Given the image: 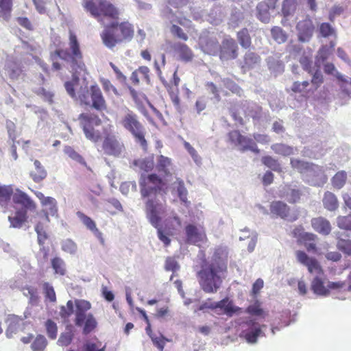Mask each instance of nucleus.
Here are the masks:
<instances>
[{"mask_svg":"<svg viewBox=\"0 0 351 351\" xmlns=\"http://www.w3.org/2000/svg\"><path fill=\"white\" fill-rule=\"evenodd\" d=\"M69 50L56 49L54 54L51 55V59L53 61V67L56 70L60 69V65L55 60L60 58L71 64V68L73 71L72 80L64 82V88H88L86 84V71L85 65L82 61V56L80 49V45L76 36L70 32L69 35Z\"/></svg>","mask_w":351,"mask_h":351,"instance_id":"nucleus-1","label":"nucleus"},{"mask_svg":"<svg viewBox=\"0 0 351 351\" xmlns=\"http://www.w3.org/2000/svg\"><path fill=\"white\" fill-rule=\"evenodd\" d=\"M227 271L226 264L220 259L213 260L208 267L198 273L199 283L202 289L207 293H216L221 286V273Z\"/></svg>","mask_w":351,"mask_h":351,"instance_id":"nucleus-2","label":"nucleus"},{"mask_svg":"<svg viewBox=\"0 0 351 351\" xmlns=\"http://www.w3.org/2000/svg\"><path fill=\"white\" fill-rule=\"evenodd\" d=\"M165 207L159 203L156 199H148L145 203V212L147 219L151 224L157 228L158 239L164 243L165 246H169L171 243L169 236L174 234L175 229L168 227L164 228L160 227L161 216L165 213Z\"/></svg>","mask_w":351,"mask_h":351,"instance_id":"nucleus-3","label":"nucleus"},{"mask_svg":"<svg viewBox=\"0 0 351 351\" xmlns=\"http://www.w3.org/2000/svg\"><path fill=\"white\" fill-rule=\"evenodd\" d=\"M68 94L81 105H90L98 111L106 110L100 89H66Z\"/></svg>","mask_w":351,"mask_h":351,"instance_id":"nucleus-4","label":"nucleus"},{"mask_svg":"<svg viewBox=\"0 0 351 351\" xmlns=\"http://www.w3.org/2000/svg\"><path fill=\"white\" fill-rule=\"evenodd\" d=\"M79 120L87 139L97 143L101 139V132L97 129L102 123L101 119L94 113H82Z\"/></svg>","mask_w":351,"mask_h":351,"instance_id":"nucleus-5","label":"nucleus"},{"mask_svg":"<svg viewBox=\"0 0 351 351\" xmlns=\"http://www.w3.org/2000/svg\"><path fill=\"white\" fill-rule=\"evenodd\" d=\"M82 5L93 16L98 19L102 15L117 19L119 14L118 9L106 0H83Z\"/></svg>","mask_w":351,"mask_h":351,"instance_id":"nucleus-6","label":"nucleus"},{"mask_svg":"<svg viewBox=\"0 0 351 351\" xmlns=\"http://www.w3.org/2000/svg\"><path fill=\"white\" fill-rule=\"evenodd\" d=\"M121 123L123 127L133 135L136 141L143 148L147 147V144L145 138V132L144 128L134 112L128 110V113L123 117Z\"/></svg>","mask_w":351,"mask_h":351,"instance_id":"nucleus-7","label":"nucleus"},{"mask_svg":"<svg viewBox=\"0 0 351 351\" xmlns=\"http://www.w3.org/2000/svg\"><path fill=\"white\" fill-rule=\"evenodd\" d=\"M112 125L103 128L102 132L104 138L101 148L106 155L119 157L123 152L125 147L123 143L112 132Z\"/></svg>","mask_w":351,"mask_h":351,"instance_id":"nucleus-8","label":"nucleus"},{"mask_svg":"<svg viewBox=\"0 0 351 351\" xmlns=\"http://www.w3.org/2000/svg\"><path fill=\"white\" fill-rule=\"evenodd\" d=\"M140 192L143 197L156 195L163 190L165 185L162 178L156 173H151L142 177L139 182Z\"/></svg>","mask_w":351,"mask_h":351,"instance_id":"nucleus-9","label":"nucleus"},{"mask_svg":"<svg viewBox=\"0 0 351 351\" xmlns=\"http://www.w3.org/2000/svg\"><path fill=\"white\" fill-rule=\"evenodd\" d=\"M228 142L234 147H238L241 152L251 151L256 154L261 152L256 142L252 138L242 135L240 131L237 130H234L228 132Z\"/></svg>","mask_w":351,"mask_h":351,"instance_id":"nucleus-10","label":"nucleus"},{"mask_svg":"<svg viewBox=\"0 0 351 351\" xmlns=\"http://www.w3.org/2000/svg\"><path fill=\"white\" fill-rule=\"evenodd\" d=\"M293 237L297 239V242L303 244L308 252H317V245L315 241L317 236L311 232L304 231L302 226H296L292 231Z\"/></svg>","mask_w":351,"mask_h":351,"instance_id":"nucleus-11","label":"nucleus"},{"mask_svg":"<svg viewBox=\"0 0 351 351\" xmlns=\"http://www.w3.org/2000/svg\"><path fill=\"white\" fill-rule=\"evenodd\" d=\"M185 243L197 245L207 239L204 227L193 223H189L184 228Z\"/></svg>","mask_w":351,"mask_h":351,"instance_id":"nucleus-12","label":"nucleus"},{"mask_svg":"<svg viewBox=\"0 0 351 351\" xmlns=\"http://www.w3.org/2000/svg\"><path fill=\"white\" fill-rule=\"evenodd\" d=\"M204 308H210L213 310L220 308L223 311L224 314L230 317L232 316L234 313L240 312L241 310L240 307L235 306L232 301L230 300L228 298H225L217 302H210V300L206 302L199 306V310Z\"/></svg>","mask_w":351,"mask_h":351,"instance_id":"nucleus-13","label":"nucleus"},{"mask_svg":"<svg viewBox=\"0 0 351 351\" xmlns=\"http://www.w3.org/2000/svg\"><path fill=\"white\" fill-rule=\"evenodd\" d=\"M119 24L112 23L105 27L101 34V38L104 45L108 48L114 47L117 43L123 41L120 30H118Z\"/></svg>","mask_w":351,"mask_h":351,"instance_id":"nucleus-14","label":"nucleus"},{"mask_svg":"<svg viewBox=\"0 0 351 351\" xmlns=\"http://www.w3.org/2000/svg\"><path fill=\"white\" fill-rule=\"evenodd\" d=\"M119 24L112 23L105 27L101 34V38L104 45L108 48L114 47L117 43L123 41L120 30H118Z\"/></svg>","mask_w":351,"mask_h":351,"instance_id":"nucleus-15","label":"nucleus"},{"mask_svg":"<svg viewBox=\"0 0 351 351\" xmlns=\"http://www.w3.org/2000/svg\"><path fill=\"white\" fill-rule=\"evenodd\" d=\"M238 45L236 41L230 38H225L219 46V55L222 61L233 60L238 56Z\"/></svg>","mask_w":351,"mask_h":351,"instance_id":"nucleus-16","label":"nucleus"},{"mask_svg":"<svg viewBox=\"0 0 351 351\" xmlns=\"http://www.w3.org/2000/svg\"><path fill=\"white\" fill-rule=\"evenodd\" d=\"M295 256L298 261L305 265L311 274H324L323 269L315 258L309 257L306 252L302 250H298L295 252Z\"/></svg>","mask_w":351,"mask_h":351,"instance_id":"nucleus-17","label":"nucleus"},{"mask_svg":"<svg viewBox=\"0 0 351 351\" xmlns=\"http://www.w3.org/2000/svg\"><path fill=\"white\" fill-rule=\"evenodd\" d=\"M271 213L293 222L298 219V213L289 215L290 208L281 201H274L270 204Z\"/></svg>","mask_w":351,"mask_h":351,"instance_id":"nucleus-18","label":"nucleus"},{"mask_svg":"<svg viewBox=\"0 0 351 351\" xmlns=\"http://www.w3.org/2000/svg\"><path fill=\"white\" fill-rule=\"evenodd\" d=\"M296 29L299 41L308 43L313 36L314 26L312 21L306 17L305 19L298 23Z\"/></svg>","mask_w":351,"mask_h":351,"instance_id":"nucleus-19","label":"nucleus"},{"mask_svg":"<svg viewBox=\"0 0 351 351\" xmlns=\"http://www.w3.org/2000/svg\"><path fill=\"white\" fill-rule=\"evenodd\" d=\"M5 74L11 80H18L22 78L23 75V69L21 66L20 63L16 62L12 56H8L5 60Z\"/></svg>","mask_w":351,"mask_h":351,"instance_id":"nucleus-20","label":"nucleus"},{"mask_svg":"<svg viewBox=\"0 0 351 351\" xmlns=\"http://www.w3.org/2000/svg\"><path fill=\"white\" fill-rule=\"evenodd\" d=\"M244 324L247 328L242 331L241 336L248 343H256L258 337L263 333L261 326L254 319H249Z\"/></svg>","mask_w":351,"mask_h":351,"instance_id":"nucleus-21","label":"nucleus"},{"mask_svg":"<svg viewBox=\"0 0 351 351\" xmlns=\"http://www.w3.org/2000/svg\"><path fill=\"white\" fill-rule=\"evenodd\" d=\"M277 0H265L256 6V17L263 23H268L270 21V10L276 8Z\"/></svg>","mask_w":351,"mask_h":351,"instance_id":"nucleus-22","label":"nucleus"},{"mask_svg":"<svg viewBox=\"0 0 351 351\" xmlns=\"http://www.w3.org/2000/svg\"><path fill=\"white\" fill-rule=\"evenodd\" d=\"M75 324L82 326L87 317L86 312L91 308V304L87 300L77 299L75 300Z\"/></svg>","mask_w":351,"mask_h":351,"instance_id":"nucleus-23","label":"nucleus"},{"mask_svg":"<svg viewBox=\"0 0 351 351\" xmlns=\"http://www.w3.org/2000/svg\"><path fill=\"white\" fill-rule=\"evenodd\" d=\"M155 168L158 173L165 178L171 177L174 171L172 160L163 155L157 157Z\"/></svg>","mask_w":351,"mask_h":351,"instance_id":"nucleus-24","label":"nucleus"},{"mask_svg":"<svg viewBox=\"0 0 351 351\" xmlns=\"http://www.w3.org/2000/svg\"><path fill=\"white\" fill-rule=\"evenodd\" d=\"M35 195L40 201V204L45 210H46V219L49 221L48 215L51 216L57 215L58 207L57 202L55 198L51 197H45L44 194L40 191H35Z\"/></svg>","mask_w":351,"mask_h":351,"instance_id":"nucleus-25","label":"nucleus"},{"mask_svg":"<svg viewBox=\"0 0 351 351\" xmlns=\"http://www.w3.org/2000/svg\"><path fill=\"white\" fill-rule=\"evenodd\" d=\"M314 230L323 235H328L331 232V226L328 220L322 217H314L311 221Z\"/></svg>","mask_w":351,"mask_h":351,"instance_id":"nucleus-26","label":"nucleus"},{"mask_svg":"<svg viewBox=\"0 0 351 351\" xmlns=\"http://www.w3.org/2000/svg\"><path fill=\"white\" fill-rule=\"evenodd\" d=\"M261 58L254 52L247 51L244 56L243 62L241 64L242 70L245 72L247 70L254 69L259 65Z\"/></svg>","mask_w":351,"mask_h":351,"instance_id":"nucleus-27","label":"nucleus"},{"mask_svg":"<svg viewBox=\"0 0 351 351\" xmlns=\"http://www.w3.org/2000/svg\"><path fill=\"white\" fill-rule=\"evenodd\" d=\"M14 202L16 204H21L24 206L23 208L34 210L36 208V204L30 197L22 191H18L13 197Z\"/></svg>","mask_w":351,"mask_h":351,"instance_id":"nucleus-28","label":"nucleus"},{"mask_svg":"<svg viewBox=\"0 0 351 351\" xmlns=\"http://www.w3.org/2000/svg\"><path fill=\"white\" fill-rule=\"evenodd\" d=\"M27 219V210L20 208L17 210L14 216H9L8 220L10 226L15 228H20Z\"/></svg>","mask_w":351,"mask_h":351,"instance_id":"nucleus-29","label":"nucleus"},{"mask_svg":"<svg viewBox=\"0 0 351 351\" xmlns=\"http://www.w3.org/2000/svg\"><path fill=\"white\" fill-rule=\"evenodd\" d=\"M219 45L215 38H208L204 43L201 41L202 50L208 55L217 56L219 53Z\"/></svg>","mask_w":351,"mask_h":351,"instance_id":"nucleus-30","label":"nucleus"},{"mask_svg":"<svg viewBox=\"0 0 351 351\" xmlns=\"http://www.w3.org/2000/svg\"><path fill=\"white\" fill-rule=\"evenodd\" d=\"M173 189L176 191L180 201L188 206L190 202L187 199L188 191L184 186V182L181 178H176L173 183Z\"/></svg>","mask_w":351,"mask_h":351,"instance_id":"nucleus-31","label":"nucleus"},{"mask_svg":"<svg viewBox=\"0 0 351 351\" xmlns=\"http://www.w3.org/2000/svg\"><path fill=\"white\" fill-rule=\"evenodd\" d=\"M34 165L35 169L31 171L30 177L34 182L38 183L47 178V172L39 160H35Z\"/></svg>","mask_w":351,"mask_h":351,"instance_id":"nucleus-32","label":"nucleus"},{"mask_svg":"<svg viewBox=\"0 0 351 351\" xmlns=\"http://www.w3.org/2000/svg\"><path fill=\"white\" fill-rule=\"evenodd\" d=\"M149 69L147 66H141L138 69L132 72L130 76V80L134 86L138 85L139 82L149 81Z\"/></svg>","mask_w":351,"mask_h":351,"instance_id":"nucleus-33","label":"nucleus"},{"mask_svg":"<svg viewBox=\"0 0 351 351\" xmlns=\"http://www.w3.org/2000/svg\"><path fill=\"white\" fill-rule=\"evenodd\" d=\"M311 289L315 294L318 295L328 296L330 294L329 289L324 286V281L318 276L313 279Z\"/></svg>","mask_w":351,"mask_h":351,"instance_id":"nucleus-34","label":"nucleus"},{"mask_svg":"<svg viewBox=\"0 0 351 351\" xmlns=\"http://www.w3.org/2000/svg\"><path fill=\"white\" fill-rule=\"evenodd\" d=\"M267 66L274 75L282 73L284 71V64L277 56H269L267 58Z\"/></svg>","mask_w":351,"mask_h":351,"instance_id":"nucleus-35","label":"nucleus"},{"mask_svg":"<svg viewBox=\"0 0 351 351\" xmlns=\"http://www.w3.org/2000/svg\"><path fill=\"white\" fill-rule=\"evenodd\" d=\"M173 49L179 54L181 60L186 62L191 61L192 60L193 52L185 44L181 43H175Z\"/></svg>","mask_w":351,"mask_h":351,"instance_id":"nucleus-36","label":"nucleus"},{"mask_svg":"<svg viewBox=\"0 0 351 351\" xmlns=\"http://www.w3.org/2000/svg\"><path fill=\"white\" fill-rule=\"evenodd\" d=\"M322 202L324 208L330 211H334L339 207L337 197L330 191H326L324 193Z\"/></svg>","mask_w":351,"mask_h":351,"instance_id":"nucleus-37","label":"nucleus"},{"mask_svg":"<svg viewBox=\"0 0 351 351\" xmlns=\"http://www.w3.org/2000/svg\"><path fill=\"white\" fill-rule=\"evenodd\" d=\"M324 72L327 74H330L335 76L339 82H341L346 84H351V78L346 77L341 74L335 68L333 64L326 63L324 67Z\"/></svg>","mask_w":351,"mask_h":351,"instance_id":"nucleus-38","label":"nucleus"},{"mask_svg":"<svg viewBox=\"0 0 351 351\" xmlns=\"http://www.w3.org/2000/svg\"><path fill=\"white\" fill-rule=\"evenodd\" d=\"M224 16L223 8L221 6H215L210 11L207 20L212 24L218 25L222 21Z\"/></svg>","mask_w":351,"mask_h":351,"instance_id":"nucleus-39","label":"nucleus"},{"mask_svg":"<svg viewBox=\"0 0 351 351\" xmlns=\"http://www.w3.org/2000/svg\"><path fill=\"white\" fill-rule=\"evenodd\" d=\"M51 267L54 274L59 276H64L66 273V264L60 257L56 256L51 260Z\"/></svg>","mask_w":351,"mask_h":351,"instance_id":"nucleus-40","label":"nucleus"},{"mask_svg":"<svg viewBox=\"0 0 351 351\" xmlns=\"http://www.w3.org/2000/svg\"><path fill=\"white\" fill-rule=\"evenodd\" d=\"M312 51L311 50L304 51L300 58V63L302 66L303 69L308 73H313L312 67Z\"/></svg>","mask_w":351,"mask_h":351,"instance_id":"nucleus-41","label":"nucleus"},{"mask_svg":"<svg viewBox=\"0 0 351 351\" xmlns=\"http://www.w3.org/2000/svg\"><path fill=\"white\" fill-rule=\"evenodd\" d=\"M243 13L241 11V10L234 8L232 9L231 12L228 25L230 27L232 28H236L239 25V24L243 21Z\"/></svg>","mask_w":351,"mask_h":351,"instance_id":"nucleus-42","label":"nucleus"},{"mask_svg":"<svg viewBox=\"0 0 351 351\" xmlns=\"http://www.w3.org/2000/svg\"><path fill=\"white\" fill-rule=\"evenodd\" d=\"M271 149L278 155L283 156H291L293 154V149L292 147L283 143H275L271 146Z\"/></svg>","mask_w":351,"mask_h":351,"instance_id":"nucleus-43","label":"nucleus"},{"mask_svg":"<svg viewBox=\"0 0 351 351\" xmlns=\"http://www.w3.org/2000/svg\"><path fill=\"white\" fill-rule=\"evenodd\" d=\"M262 163L271 169V170L276 172H282V169L280 164L276 158L271 157V156H264L261 158Z\"/></svg>","mask_w":351,"mask_h":351,"instance_id":"nucleus-44","label":"nucleus"},{"mask_svg":"<svg viewBox=\"0 0 351 351\" xmlns=\"http://www.w3.org/2000/svg\"><path fill=\"white\" fill-rule=\"evenodd\" d=\"M271 34L273 39L278 44L285 43L288 38L287 32L278 26H275L271 29Z\"/></svg>","mask_w":351,"mask_h":351,"instance_id":"nucleus-45","label":"nucleus"},{"mask_svg":"<svg viewBox=\"0 0 351 351\" xmlns=\"http://www.w3.org/2000/svg\"><path fill=\"white\" fill-rule=\"evenodd\" d=\"M330 52L327 45L322 46L318 51L315 57V64L317 67L320 68V66L324 63L329 57Z\"/></svg>","mask_w":351,"mask_h":351,"instance_id":"nucleus-46","label":"nucleus"},{"mask_svg":"<svg viewBox=\"0 0 351 351\" xmlns=\"http://www.w3.org/2000/svg\"><path fill=\"white\" fill-rule=\"evenodd\" d=\"M237 39L241 46L245 49L251 45V38L247 29L243 28L237 33Z\"/></svg>","mask_w":351,"mask_h":351,"instance_id":"nucleus-47","label":"nucleus"},{"mask_svg":"<svg viewBox=\"0 0 351 351\" xmlns=\"http://www.w3.org/2000/svg\"><path fill=\"white\" fill-rule=\"evenodd\" d=\"M64 152L72 160L77 162L78 163L85 167H87V164L84 158L80 154H78L72 147L66 146L64 148Z\"/></svg>","mask_w":351,"mask_h":351,"instance_id":"nucleus-48","label":"nucleus"},{"mask_svg":"<svg viewBox=\"0 0 351 351\" xmlns=\"http://www.w3.org/2000/svg\"><path fill=\"white\" fill-rule=\"evenodd\" d=\"M347 180V174L344 171H338L332 178L331 182L332 186L337 189H341L346 184Z\"/></svg>","mask_w":351,"mask_h":351,"instance_id":"nucleus-49","label":"nucleus"},{"mask_svg":"<svg viewBox=\"0 0 351 351\" xmlns=\"http://www.w3.org/2000/svg\"><path fill=\"white\" fill-rule=\"evenodd\" d=\"M75 301H67L66 306H62L60 308V316L62 319H68L74 313Z\"/></svg>","mask_w":351,"mask_h":351,"instance_id":"nucleus-50","label":"nucleus"},{"mask_svg":"<svg viewBox=\"0 0 351 351\" xmlns=\"http://www.w3.org/2000/svg\"><path fill=\"white\" fill-rule=\"evenodd\" d=\"M165 269L167 271L173 272V274L170 278V280H171L174 276V273L180 269V265L174 257L168 256L165 259Z\"/></svg>","mask_w":351,"mask_h":351,"instance_id":"nucleus-51","label":"nucleus"},{"mask_svg":"<svg viewBox=\"0 0 351 351\" xmlns=\"http://www.w3.org/2000/svg\"><path fill=\"white\" fill-rule=\"evenodd\" d=\"M83 332L88 334L97 327V321L92 313H88L84 322Z\"/></svg>","mask_w":351,"mask_h":351,"instance_id":"nucleus-52","label":"nucleus"},{"mask_svg":"<svg viewBox=\"0 0 351 351\" xmlns=\"http://www.w3.org/2000/svg\"><path fill=\"white\" fill-rule=\"evenodd\" d=\"M77 217L81 220L83 224L90 230L93 232L97 231V228L95 221L88 216L86 215L81 211H78L76 213Z\"/></svg>","mask_w":351,"mask_h":351,"instance_id":"nucleus-53","label":"nucleus"},{"mask_svg":"<svg viewBox=\"0 0 351 351\" xmlns=\"http://www.w3.org/2000/svg\"><path fill=\"white\" fill-rule=\"evenodd\" d=\"M245 312L251 315L260 316L263 317L266 316V313L261 307V303L258 300H256L254 304L248 306Z\"/></svg>","mask_w":351,"mask_h":351,"instance_id":"nucleus-54","label":"nucleus"},{"mask_svg":"<svg viewBox=\"0 0 351 351\" xmlns=\"http://www.w3.org/2000/svg\"><path fill=\"white\" fill-rule=\"evenodd\" d=\"M296 9V0H285L282 3V12L285 17L292 15Z\"/></svg>","mask_w":351,"mask_h":351,"instance_id":"nucleus-55","label":"nucleus"},{"mask_svg":"<svg viewBox=\"0 0 351 351\" xmlns=\"http://www.w3.org/2000/svg\"><path fill=\"white\" fill-rule=\"evenodd\" d=\"M11 7V0H0V16L8 20L10 15Z\"/></svg>","mask_w":351,"mask_h":351,"instance_id":"nucleus-56","label":"nucleus"},{"mask_svg":"<svg viewBox=\"0 0 351 351\" xmlns=\"http://www.w3.org/2000/svg\"><path fill=\"white\" fill-rule=\"evenodd\" d=\"M117 29L120 30L123 40L124 39H130L133 36L134 31L132 25L128 23H121L119 24V28Z\"/></svg>","mask_w":351,"mask_h":351,"instance_id":"nucleus-57","label":"nucleus"},{"mask_svg":"<svg viewBox=\"0 0 351 351\" xmlns=\"http://www.w3.org/2000/svg\"><path fill=\"white\" fill-rule=\"evenodd\" d=\"M13 193V189L10 185L0 186V204L6 203Z\"/></svg>","mask_w":351,"mask_h":351,"instance_id":"nucleus-58","label":"nucleus"},{"mask_svg":"<svg viewBox=\"0 0 351 351\" xmlns=\"http://www.w3.org/2000/svg\"><path fill=\"white\" fill-rule=\"evenodd\" d=\"M62 250L66 253L73 254L77 252V244L71 239H67L61 243Z\"/></svg>","mask_w":351,"mask_h":351,"instance_id":"nucleus-59","label":"nucleus"},{"mask_svg":"<svg viewBox=\"0 0 351 351\" xmlns=\"http://www.w3.org/2000/svg\"><path fill=\"white\" fill-rule=\"evenodd\" d=\"M47 344V341L43 335H38L31 347L33 351H44Z\"/></svg>","mask_w":351,"mask_h":351,"instance_id":"nucleus-60","label":"nucleus"},{"mask_svg":"<svg viewBox=\"0 0 351 351\" xmlns=\"http://www.w3.org/2000/svg\"><path fill=\"white\" fill-rule=\"evenodd\" d=\"M35 231L38 235V243L40 246H43L45 244V241L47 239L48 236L44 229L43 224L41 222H38L35 227Z\"/></svg>","mask_w":351,"mask_h":351,"instance_id":"nucleus-61","label":"nucleus"},{"mask_svg":"<svg viewBox=\"0 0 351 351\" xmlns=\"http://www.w3.org/2000/svg\"><path fill=\"white\" fill-rule=\"evenodd\" d=\"M337 223L341 229L351 230V214L346 216H339L337 218Z\"/></svg>","mask_w":351,"mask_h":351,"instance_id":"nucleus-62","label":"nucleus"},{"mask_svg":"<svg viewBox=\"0 0 351 351\" xmlns=\"http://www.w3.org/2000/svg\"><path fill=\"white\" fill-rule=\"evenodd\" d=\"M319 33L321 36L328 38L335 34V30L328 23H323L319 25Z\"/></svg>","mask_w":351,"mask_h":351,"instance_id":"nucleus-63","label":"nucleus"},{"mask_svg":"<svg viewBox=\"0 0 351 351\" xmlns=\"http://www.w3.org/2000/svg\"><path fill=\"white\" fill-rule=\"evenodd\" d=\"M337 247L339 250L344 254L351 255V240L339 239L337 243Z\"/></svg>","mask_w":351,"mask_h":351,"instance_id":"nucleus-64","label":"nucleus"}]
</instances>
